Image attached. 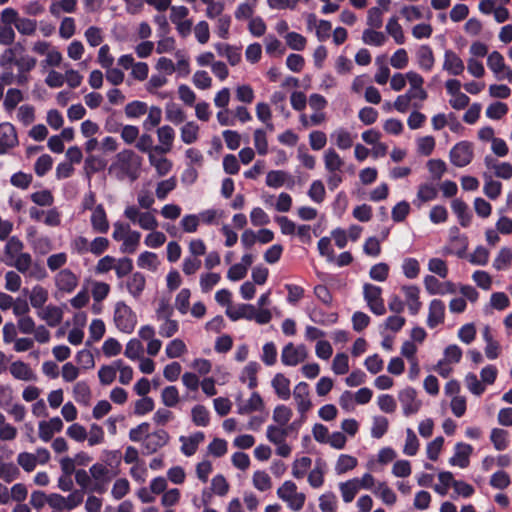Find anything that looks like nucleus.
<instances>
[{
    "label": "nucleus",
    "mask_w": 512,
    "mask_h": 512,
    "mask_svg": "<svg viewBox=\"0 0 512 512\" xmlns=\"http://www.w3.org/2000/svg\"><path fill=\"white\" fill-rule=\"evenodd\" d=\"M36 64V58L30 55L19 57L9 46L0 55V67L2 68L0 80L6 85H26L29 81L28 73L35 68Z\"/></svg>",
    "instance_id": "f257e3e1"
},
{
    "label": "nucleus",
    "mask_w": 512,
    "mask_h": 512,
    "mask_svg": "<svg viewBox=\"0 0 512 512\" xmlns=\"http://www.w3.org/2000/svg\"><path fill=\"white\" fill-rule=\"evenodd\" d=\"M142 165V158L131 149H124L116 154L114 162L109 171L118 169L123 175L135 180L139 176V170Z\"/></svg>",
    "instance_id": "f03ea898"
},
{
    "label": "nucleus",
    "mask_w": 512,
    "mask_h": 512,
    "mask_svg": "<svg viewBox=\"0 0 512 512\" xmlns=\"http://www.w3.org/2000/svg\"><path fill=\"white\" fill-rule=\"evenodd\" d=\"M9 265L24 274L27 278L42 281L47 277L46 269L38 262H33L32 256L29 253H22L17 256Z\"/></svg>",
    "instance_id": "7ed1b4c3"
},
{
    "label": "nucleus",
    "mask_w": 512,
    "mask_h": 512,
    "mask_svg": "<svg viewBox=\"0 0 512 512\" xmlns=\"http://www.w3.org/2000/svg\"><path fill=\"white\" fill-rule=\"evenodd\" d=\"M277 496L293 511L301 510L306 500L305 494L298 492L296 484L290 480L285 481L277 489Z\"/></svg>",
    "instance_id": "20e7f679"
},
{
    "label": "nucleus",
    "mask_w": 512,
    "mask_h": 512,
    "mask_svg": "<svg viewBox=\"0 0 512 512\" xmlns=\"http://www.w3.org/2000/svg\"><path fill=\"white\" fill-rule=\"evenodd\" d=\"M114 321L119 330L130 333L135 327L136 316L128 305L118 302L115 306Z\"/></svg>",
    "instance_id": "39448f33"
},
{
    "label": "nucleus",
    "mask_w": 512,
    "mask_h": 512,
    "mask_svg": "<svg viewBox=\"0 0 512 512\" xmlns=\"http://www.w3.org/2000/svg\"><path fill=\"white\" fill-rule=\"evenodd\" d=\"M89 473L93 483L92 492L104 493L112 479L110 469L102 463H95L89 468Z\"/></svg>",
    "instance_id": "423d86ee"
},
{
    "label": "nucleus",
    "mask_w": 512,
    "mask_h": 512,
    "mask_svg": "<svg viewBox=\"0 0 512 512\" xmlns=\"http://www.w3.org/2000/svg\"><path fill=\"white\" fill-rule=\"evenodd\" d=\"M124 216L131 222L138 224L144 230H155L158 221L150 212H140L135 206H128L124 210Z\"/></svg>",
    "instance_id": "0eeeda50"
},
{
    "label": "nucleus",
    "mask_w": 512,
    "mask_h": 512,
    "mask_svg": "<svg viewBox=\"0 0 512 512\" xmlns=\"http://www.w3.org/2000/svg\"><path fill=\"white\" fill-rule=\"evenodd\" d=\"M79 284V277L70 269H61L54 277V285L57 292L62 294L72 293Z\"/></svg>",
    "instance_id": "6e6552de"
},
{
    "label": "nucleus",
    "mask_w": 512,
    "mask_h": 512,
    "mask_svg": "<svg viewBox=\"0 0 512 512\" xmlns=\"http://www.w3.org/2000/svg\"><path fill=\"white\" fill-rule=\"evenodd\" d=\"M293 398L301 419H305L306 413L312 408L309 386L306 382L298 383L293 389Z\"/></svg>",
    "instance_id": "1a4fd4ad"
},
{
    "label": "nucleus",
    "mask_w": 512,
    "mask_h": 512,
    "mask_svg": "<svg viewBox=\"0 0 512 512\" xmlns=\"http://www.w3.org/2000/svg\"><path fill=\"white\" fill-rule=\"evenodd\" d=\"M308 357V350L304 345L295 346L288 343L281 352V361L286 366H296Z\"/></svg>",
    "instance_id": "9d476101"
},
{
    "label": "nucleus",
    "mask_w": 512,
    "mask_h": 512,
    "mask_svg": "<svg viewBox=\"0 0 512 512\" xmlns=\"http://www.w3.org/2000/svg\"><path fill=\"white\" fill-rule=\"evenodd\" d=\"M450 161L457 167L468 165L473 159V148L469 142L457 143L450 151Z\"/></svg>",
    "instance_id": "9b49d317"
},
{
    "label": "nucleus",
    "mask_w": 512,
    "mask_h": 512,
    "mask_svg": "<svg viewBox=\"0 0 512 512\" xmlns=\"http://www.w3.org/2000/svg\"><path fill=\"white\" fill-rule=\"evenodd\" d=\"M381 292V288L378 286L372 284L364 285V298L370 310L377 315H383L386 312Z\"/></svg>",
    "instance_id": "f8f14e48"
},
{
    "label": "nucleus",
    "mask_w": 512,
    "mask_h": 512,
    "mask_svg": "<svg viewBox=\"0 0 512 512\" xmlns=\"http://www.w3.org/2000/svg\"><path fill=\"white\" fill-rule=\"evenodd\" d=\"M170 437L165 430H157L153 433H148L143 440L142 446L147 455L157 452L160 448L165 446Z\"/></svg>",
    "instance_id": "ddd939ff"
},
{
    "label": "nucleus",
    "mask_w": 512,
    "mask_h": 512,
    "mask_svg": "<svg viewBox=\"0 0 512 512\" xmlns=\"http://www.w3.org/2000/svg\"><path fill=\"white\" fill-rule=\"evenodd\" d=\"M417 392L413 388H405L399 393V401L403 406L406 416L416 413L421 407V401L417 400Z\"/></svg>",
    "instance_id": "4468645a"
},
{
    "label": "nucleus",
    "mask_w": 512,
    "mask_h": 512,
    "mask_svg": "<svg viewBox=\"0 0 512 512\" xmlns=\"http://www.w3.org/2000/svg\"><path fill=\"white\" fill-rule=\"evenodd\" d=\"M18 144L14 126L10 123L0 124V154H5Z\"/></svg>",
    "instance_id": "2eb2a0df"
},
{
    "label": "nucleus",
    "mask_w": 512,
    "mask_h": 512,
    "mask_svg": "<svg viewBox=\"0 0 512 512\" xmlns=\"http://www.w3.org/2000/svg\"><path fill=\"white\" fill-rule=\"evenodd\" d=\"M90 223L92 230L96 233L105 234L109 231V220L102 204L96 205L93 209L90 217Z\"/></svg>",
    "instance_id": "dca6fc26"
},
{
    "label": "nucleus",
    "mask_w": 512,
    "mask_h": 512,
    "mask_svg": "<svg viewBox=\"0 0 512 512\" xmlns=\"http://www.w3.org/2000/svg\"><path fill=\"white\" fill-rule=\"evenodd\" d=\"M157 137L160 145L154 147V152L159 154L169 153L175 137L174 129L168 125L162 126L157 130Z\"/></svg>",
    "instance_id": "f3484780"
},
{
    "label": "nucleus",
    "mask_w": 512,
    "mask_h": 512,
    "mask_svg": "<svg viewBox=\"0 0 512 512\" xmlns=\"http://www.w3.org/2000/svg\"><path fill=\"white\" fill-rule=\"evenodd\" d=\"M445 317V304L439 300L434 299L429 304V313L427 317V325L430 328H435L444 322Z\"/></svg>",
    "instance_id": "a211bd4d"
},
{
    "label": "nucleus",
    "mask_w": 512,
    "mask_h": 512,
    "mask_svg": "<svg viewBox=\"0 0 512 512\" xmlns=\"http://www.w3.org/2000/svg\"><path fill=\"white\" fill-rule=\"evenodd\" d=\"M443 69L450 75H460L465 66L461 58L452 50H446L444 53Z\"/></svg>",
    "instance_id": "6ab92c4d"
},
{
    "label": "nucleus",
    "mask_w": 512,
    "mask_h": 512,
    "mask_svg": "<svg viewBox=\"0 0 512 512\" xmlns=\"http://www.w3.org/2000/svg\"><path fill=\"white\" fill-rule=\"evenodd\" d=\"M402 290L405 295L406 304L408 306V310L412 315L418 314L422 307V303L420 301V290L417 286H403Z\"/></svg>",
    "instance_id": "aec40b11"
},
{
    "label": "nucleus",
    "mask_w": 512,
    "mask_h": 512,
    "mask_svg": "<svg viewBox=\"0 0 512 512\" xmlns=\"http://www.w3.org/2000/svg\"><path fill=\"white\" fill-rule=\"evenodd\" d=\"M38 317L44 320L48 326L55 327L62 322L63 311L60 307L48 305L37 313Z\"/></svg>",
    "instance_id": "412c9836"
},
{
    "label": "nucleus",
    "mask_w": 512,
    "mask_h": 512,
    "mask_svg": "<svg viewBox=\"0 0 512 512\" xmlns=\"http://www.w3.org/2000/svg\"><path fill=\"white\" fill-rule=\"evenodd\" d=\"M276 395L282 400H288L291 396L290 380L282 373H277L271 381Z\"/></svg>",
    "instance_id": "4be33fe9"
},
{
    "label": "nucleus",
    "mask_w": 512,
    "mask_h": 512,
    "mask_svg": "<svg viewBox=\"0 0 512 512\" xmlns=\"http://www.w3.org/2000/svg\"><path fill=\"white\" fill-rule=\"evenodd\" d=\"M203 432H196L191 436H181L179 438L182 443L181 451L186 456H192L198 449L199 444L204 440Z\"/></svg>",
    "instance_id": "5701e85b"
},
{
    "label": "nucleus",
    "mask_w": 512,
    "mask_h": 512,
    "mask_svg": "<svg viewBox=\"0 0 512 512\" xmlns=\"http://www.w3.org/2000/svg\"><path fill=\"white\" fill-rule=\"evenodd\" d=\"M77 3L78 0H53L49 6V12L52 16L59 18L63 13H74Z\"/></svg>",
    "instance_id": "b1692460"
},
{
    "label": "nucleus",
    "mask_w": 512,
    "mask_h": 512,
    "mask_svg": "<svg viewBox=\"0 0 512 512\" xmlns=\"http://www.w3.org/2000/svg\"><path fill=\"white\" fill-rule=\"evenodd\" d=\"M472 453V447L469 444L458 443L455 446V453L450 459V463L460 468H465L469 465V456Z\"/></svg>",
    "instance_id": "393cba45"
},
{
    "label": "nucleus",
    "mask_w": 512,
    "mask_h": 512,
    "mask_svg": "<svg viewBox=\"0 0 512 512\" xmlns=\"http://www.w3.org/2000/svg\"><path fill=\"white\" fill-rule=\"evenodd\" d=\"M11 375L19 380L33 381L36 379V375L32 369L23 361H15L10 365Z\"/></svg>",
    "instance_id": "a878e982"
},
{
    "label": "nucleus",
    "mask_w": 512,
    "mask_h": 512,
    "mask_svg": "<svg viewBox=\"0 0 512 512\" xmlns=\"http://www.w3.org/2000/svg\"><path fill=\"white\" fill-rule=\"evenodd\" d=\"M324 166L327 172L343 170L344 160L334 149H327L323 156Z\"/></svg>",
    "instance_id": "bb28decb"
},
{
    "label": "nucleus",
    "mask_w": 512,
    "mask_h": 512,
    "mask_svg": "<svg viewBox=\"0 0 512 512\" xmlns=\"http://www.w3.org/2000/svg\"><path fill=\"white\" fill-rule=\"evenodd\" d=\"M417 63L419 67L425 71H430L435 63V58L432 49L427 45H422L418 48Z\"/></svg>",
    "instance_id": "cd10ccee"
},
{
    "label": "nucleus",
    "mask_w": 512,
    "mask_h": 512,
    "mask_svg": "<svg viewBox=\"0 0 512 512\" xmlns=\"http://www.w3.org/2000/svg\"><path fill=\"white\" fill-rule=\"evenodd\" d=\"M226 314L233 321L239 320L241 318L253 320L254 306L250 304H240L237 307H228Z\"/></svg>",
    "instance_id": "c85d7f7f"
},
{
    "label": "nucleus",
    "mask_w": 512,
    "mask_h": 512,
    "mask_svg": "<svg viewBox=\"0 0 512 512\" xmlns=\"http://www.w3.org/2000/svg\"><path fill=\"white\" fill-rule=\"evenodd\" d=\"M48 290L40 285H35L29 292V301L33 308L41 309L48 301Z\"/></svg>",
    "instance_id": "c756f323"
},
{
    "label": "nucleus",
    "mask_w": 512,
    "mask_h": 512,
    "mask_svg": "<svg viewBox=\"0 0 512 512\" xmlns=\"http://www.w3.org/2000/svg\"><path fill=\"white\" fill-rule=\"evenodd\" d=\"M158 153L150 152L148 155L149 163L153 166L159 176L167 175L172 169V162L163 156H158Z\"/></svg>",
    "instance_id": "7c9ffc66"
},
{
    "label": "nucleus",
    "mask_w": 512,
    "mask_h": 512,
    "mask_svg": "<svg viewBox=\"0 0 512 512\" xmlns=\"http://www.w3.org/2000/svg\"><path fill=\"white\" fill-rule=\"evenodd\" d=\"M264 404L261 396L254 392L246 402L238 400V412L240 414H248L254 411L262 410Z\"/></svg>",
    "instance_id": "2f4dec72"
},
{
    "label": "nucleus",
    "mask_w": 512,
    "mask_h": 512,
    "mask_svg": "<svg viewBox=\"0 0 512 512\" xmlns=\"http://www.w3.org/2000/svg\"><path fill=\"white\" fill-rule=\"evenodd\" d=\"M145 284V276L139 272H136L128 278L126 286L129 293L133 297H139L145 288Z\"/></svg>",
    "instance_id": "473e14b6"
},
{
    "label": "nucleus",
    "mask_w": 512,
    "mask_h": 512,
    "mask_svg": "<svg viewBox=\"0 0 512 512\" xmlns=\"http://www.w3.org/2000/svg\"><path fill=\"white\" fill-rule=\"evenodd\" d=\"M373 493L386 505H394L397 501L395 492L385 482H379L373 489Z\"/></svg>",
    "instance_id": "72a5a7b5"
},
{
    "label": "nucleus",
    "mask_w": 512,
    "mask_h": 512,
    "mask_svg": "<svg viewBox=\"0 0 512 512\" xmlns=\"http://www.w3.org/2000/svg\"><path fill=\"white\" fill-rule=\"evenodd\" d=\"M362 41L366 45L382 46L387 41V37L377 29L367 28L362 33Z\"/></svg>",
    "instance_id": "f704fd0d"
},
{
    "label": "nucleus",
    "mask_w": 512,
    "mask_h": 512,
    "mask_svg": "<svg viewBox=\"0 0 512 512\" xmlns=\"http://www.w3.org/2000/svg\"><path fill=\"white\" fill-rule=\"evenodd\" d=\"M259 364L256 362L248 363L242 370L240 380L245 383L248 382V387L253 389L257 386V372Z\"/></svg>",
    "instance_id": "c9c22d12"
},
{
    "label": "nucleus",
    "mask_w": 512,
    "mask_h": 512,
    "mask_svg": "<svg viewBox=\"0 0 512 512\" xmlns=\"http://www.w3.org/2000/svg\"><path fill=\"white\" fill-rule=\"evenodd\" d=\"M386 32L394 39V41L401 45L405 42V35L401 25L398 22L397 17L393 16L389 18L386 24Z\"/></svg>",
    "instance_id": "e433bc0d"
},
{
    "label": "nucleus",
    "mask_w": 512,
    "mask_h": 512,
    "mask_svg": "<svg viewBox=\"0 0 512 512\" xmlns=\"http://www.w3.org/2000/svg\"><path fill=\"white\" fill-rule=\"evenodd\" d=\"M192 422L198 427H206L210 422V415L207 408L203 405H195L191 409Z\"/></svg>",
    "instance_id": "4c0bfd02"
},
{
    "label": "nucleus",
    "mask_w": 512,
    "mask_h": 512,
    "mask_svg": "<svg viewBox=\"0 0 512 512\" xmlns=\"http://www.w3.org/2000/svg\"><path fill=\"white\" fill-rule=\"evenodd\" d=\"M485 184L483 187L484 194L494 200L498 198L502 191V184L499 181L494 180L490 175L484 174Z\"/></svg>",
    "instance_id": "58836bf2"
},
{
    "label": "nucleus",
    "mask_w": 512,
    "mask_h": 512,
    "mask_svg": "<svg viewBox=\"0 0 512 512\" xmlns=\"http://www.w3.org/2000/svg\"><path fill=\"white\" fill-rule=\"evenodd\" d=\"M339 488H340V491L342 494L343 501L345 503L352 502L355 495L359 491L357 478H354L347 482L341 483Z\"/></svg>",
    "instance_id": "ea45409f"
},
{
    "label": "nucleus",
    "mask_w": 512,
    "mask_h": 512,
    "mask_svg": "<svg viewBox=\"0 0 512 512\" xmlns=\"http://www.w3.org/2000/svg\"><path fill=\"white\" fill-rule=\"evenodd\" d=\"M486 165L488 167H492L494 170V175L498 178L509 180L512 178V165L508 162L494 163L491 165V160L489 158L485 159Z\"/></svg>",
    "instance_id": "a19ab883"
},
{
    "label": "nucleus",
    "mask_w": 512,
    "mask_h": 512,
    "mask_svg": "<svg viewBox=\"0 0 512 512\" xmlns=\"http://www.w3.org/2000/svg\"><path fill=\"white\" fill-rule=\"evenodd\" d=\"M290 428H283L279 426L270 425L267 427L266 437L273 444H281L286 440Z\"/></svg>",
    "instance_id": "79ce46f5"
},
{
    "label": "nucleus",
    "mask_w": 512,
    "mask_h": 512,
    "mask_svg": "<svg viewBox=\"0 0 512 512\" xmlns=\"http://www.w3.org/2000/svg\"><path fill=\"white\" fill-rule=\"evenodd\" d=\"M141 234L138 231H132L122 240L121 251L123 253H134L139 246Z\"/></svg>",
    "instance_id": "37998d69"
},
{
    "label": "nucleus",
    "mask_w": 512,
    "mask_h": 512,
    "mask_svg": "<svg viewBox=\"0 0 512 512\" xmlns=\"http://www.w3.org/2000/svg\"><path fill=\"white\" fill-rule=\"evenodd\" d=\"M24 99L23 93L16 88H10L6 92L5 99H4V108L11 112L13 111L16 106Z\"/></svg>",
    "instance_id": "c03bdc74"
},
{
    "label": "nucleus",
    "mask_w": 512,
    "mask_h": 512,
    "mask_svg": "<svg viewBox=\"0 0 512 512\" xmlns=\"http://www.w3.org/2000/svg\"><path fill=\"white\" fill-rule=\"evenodd\" d=\"M191 291L188 288H183L175 297V308L180 314H187L190 306Z\"/></svg>",
    "instance_id": "a18cd8bd"
},
{
    "label": "nucleus",
    "mask_w": 512,
    "mask_h": 512,
    "mask_svg": "<svg viewBox=\"0 0 512 512\" xmlns=\"http://www.w3.org/2000/svg\"><path fill=\"white\" fill-rule=\"evenodd\" d=\"M324 464L321 461H317L316 466L308 474V483L313 488H319L324 483Z\"/></svg>",
    "instance_id": "49530a36"
},
{
    "label": "nucleus",
    "mask_w": 512,
    "mask_h": 512,
    "mask_svg": "<svg viewBox=\"0 0 512 512\" xmlns=\"http://www.w3.org/2000/svg\"><path fill=\"white\" fill-rule=\"evenodd\" d=\"M452 209L457 214L460 224L467 226L471 220V214L468 212L467 205L460 199H454L452 202Z\"/></svg>",
    "instance_id": "de8ad7c7"
},
{
    "label": "nucleus",
    "mask_w": 512,
    "mask_h": 512,
    "mask_svg": "<svg viewBox=\"0 0 512 512\" xmlns=\"http://www.w3.org/2000/svg\"><path fill=\"white\" fill-rule=\"evenodd\" d=\"M312 460L307 456L296 459L292 465V475L296 479H302L311 467Z\"/></svg>",
    "instance_id": "09e8293b"
},
{
    "label": "nucleus",
    "mask_w": 512,
    "mask_h": 512,
    "mask_svg": "<svg viewBox=\"0 0 512 512\" xmlns=\"http://www.w3.org/2000/svg\"><path fill=\"white\" fill-rule=\"evenodd\" d=\"M199 126L195 122H187L181 128V139L186 144H192L198 139Z\"/></svg>",
    "instance_id": "8fccbe9b"
},
{
    "label": "nucleus",
    "mask_w": 512,
    "mask_h": 512,
    "mask_svg": "<svg viewBox=\"0 0 512 512\" xmlns=\"http://www.w3.org/2000/svg\"><path fill=\"white\" fill-rule=\"evenodd\" d=\"M358 464L357 459L354 456L342 454L339 456L335 470L338 474L346 473L349 470L354 469Z\"/></svg>",
    "instance_id": "3c124183"
},
{
    "label": "nucleus",
    "mask_w": 512,
    "mask_h": 512,
    "mask_svg": "<svg viewBox=\"0 0 512 512\" xmlns=\"http://www.w3.org/2000/svg\"><path fill=\"white\" fill-rule=\"evenodd\" d=\"M487 65L497 76L506 69L504 58L498 51H493L488 55Z\"/></svg>",
    "instance_id": "603ef678"
},
{
    "label": "nucleus",
    "mask_w": 512,
    "mask_h": 512,
    "mask_svg": "<svg viewBox=\"0 0 512 512\" xmlns=\"http://www.w3.org/2000/svg\"><path fill=\"white\" fill-rule=\"evenodd\" d=\"M186 352V344L179 338L172 340L166 346V355L171 359L181 357Z\"/></svg>",
    "instance_id": "864d4df0"
},
{
    "label": "nucleus",
    "mask_w": 512,
    "mask_h": 512,
    "mask_svg": "<svg viewBox=\"0 0 512 512\" xmlns=\"http://www.w3.org/2000/svg\"><path fill=\"white\" fill-rule=\"evenodd\" d=\"M24 244L23 242L17 238V237H11L5 246V255L10 259L13 260L17 256L21 255L23 252Z\"/></svg>",
    "instance_id": "5fc2aeb1"
},
{
    "label": "nucleus",
    "mask_w": 512,
    "mask_h": 512,
    "mask_svg": "<svg viewBox=\"0 0 512 512\" xmlns=\"http://www.w3.org/2000/svg\"><path fill=\"white\" fill-rule=\"evenodd\" d=\"M161 400L166 407H175L180 398L175 386H167L161 392Z\"/></svg>",
    "instance_id": "6e6d98bb"
},
{
    "label": "nucleus",
    "mask_w": 512,
    "mask_h": 512,
    "mask_svg": "<svg viewBox=\"0 0 512 512\" xmlns=\"http://www.w3.org/2000/svg\"><path fill=\"white\" fill-rule=\"evenodd\" d=\"M73 395L77 402L88 404L91 396V391L88 384L83 381L77 382L73 386Z\"/></svg>",
    "instance_id": "4d7b16f0"
},
{
    "label": "nucleus",
    "mask_w": 512,
    "mask_h": 512,
    "mask_svg": "<svg viewBox=\"0 0 512 512\" xmlns=\"http://www.w3.org/2000/svg\"><path fill=\"white\" fill-rule=\"evenodd\" d=\"M75 481L77 485L81 488L80 491H82L83 493L84 491L92 492L93 483L89 471H86L84 469L76 470Z\"/></svg>",
    "instance_id": "13d9d810"
},
{
    "label": "nucleus",
    "mask_w": 512,
    "mask_h": 512,
    "mask_svg": "<svg viewBox=\"0 0 512 512\" xmlns=\"http://www.w3.org/2000/svg\"><path fill=\"white\" fill-rule=\"evenodd\" d=\"M144 353L142 343L138 339H131L125 348V356L131 360L140 359Z\"/></svg>",
    "instance_id": "bf43d9fd"
},
{
    "label": "nucleus",
    "mask_w": 512,
    "mask_h": 512,
    "mask_svg": "<svg viewBox=\"0 0 512 512\" xmlns=\"http://www.w3.org/2000/svg\"><path fill=\"white\" fill-rule=\"evenodd\" d=\"M148 110L147 104L142 101H133L125 106V114L128 118H138Z\"/></svg>",
    "instance_id": "052dcab7"
},
{
    "label": "nucleus",
    "mask_w": 512,
    "mask_h": 512,
    "mask_svg": "<svg viewBox=\"0 0 512 512\" xmlns=\"http://www.w3.org/2000/svg\"><path fill=\"white\" fill-rule=\"evenodd\" d=\"M293 415L292 410L285 405H278L273 411V420L280 426L286 425Z\"/></svg>",
    "instance_id": "680f3d73"
},
{
    "label": "nucleus",
    "mask_w": 512,
    "mask_h": 512,
    "mask_svg": "<svg viewBox=\"0 0 512 512\" xmlns=\"http://www.w3.org/2000/svg\"><path fill=\"white\" fill-rule=\"evenodd\" d=\"M252 480L254 487L259 491H267L272 487L271 478L265 471H256Z\"/></svg>",
    "instance_id": "e2e57ef3"
},
{
    "label": "nucleus",
    "mask_w": 512,
    "mask_h": 512,
    "mask_svg": "<svg viewBox=\"0 0 512 512\" xmlns=\"http://www.w3.org/2000/svg\"><path fill=\"white\" fill-rule=\"evenodd\" d=\"M367 25L369 28L379 29L383 24V10L379 7H372L367 12Z\"/></svg>",
    "instance_id": "0e129e2a"
},
{
    "label": "nucleus",
    "mask_w": 512,
    "mask_h": 512,
    "mask_svg": "<svg viewBox=\"0 0 512 512\" xmlns=\"http://www.w3.org/2000/svg\"><path fill=\"white\" fill-rule=\"evenodd\" d=\"M70 249L78 255L86 254L90 249V241L84 236H76L71 240Z\"/></svg>",
    "instance_id": "69168bd1"
},
{
    "label": "nucleus",
    "mask_w": 512,
    "mask_h": 512,
    "mask_svg": "<svg viewBox=\"0 0 512 512\" xmlns=\"http://www.w3.org/2000/svg\"><path fill=\"white\" fill-rule=\"evenodd\" d=\"M17 464L26 472L33 471L36 466V458L33 453L21 452L17 456Z\"/></svg>",
    "instance_id": "338daca9"
},
{
    "label": "nucleus",
    "mask_w": 512,
    "mask_h": 512,
    "mask_svg": "<svg viewBox=\"0 0 512 512\" xmlns=\"http://www.w3.org/2000/svg\"><path fill=\"white\" fill-rule=\"evenodd\" d=\"M332 370L337 375L346 374L349 370L348 356L345 353H338L333 359Z\"/></svg>",
    "instance_id": "774afa93"
}]
</instances>
